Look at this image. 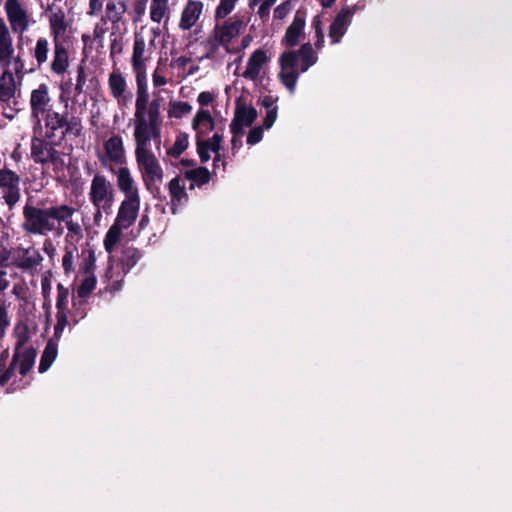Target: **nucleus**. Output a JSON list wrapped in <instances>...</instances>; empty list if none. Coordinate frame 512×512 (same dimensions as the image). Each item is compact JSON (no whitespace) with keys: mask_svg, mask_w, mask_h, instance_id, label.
Returning <instances> with one entry per match:
<instances>
[{"mask_svg":"<svg viewBox=\"0 0 512 512\" xmlns=\"http://www.w3.org/2000/svg\"><path fill=\"white\" fill-rule=\"evenodd\" d=\"M268 61V57L266 52L263 49L255 50L249 57L247 61L246 70L242 73V76L245 79L255 81L263 67V65Z\"/></svg>","mask_w":512,"mask_h":512,"instance_id":"nucleus-21","label":"nucleus"},{"mask_svg":"<svg viewBox=\"0 0 512 512\" xmlns=\"http://www.w3.org/2000/svg\"><path fill=\"white\" fill-rule=\"evenodd\" d=\"M216 98V95L209 91H203L198 95L197 101L201 107L208 106Z\"/></svg>","mask_w":512,"mask_h":512,"instance_id":"nucleus-60","label":"nucleus"},{"mask_svg":"<svg viewBox=\"0 0 512 512\" xmlns=\"http://www.w3.org/2000/svg\"><path fill=\"white\" fill-rule=\"evenodd\" d=\"M124 31H121V34L117 33L115 36L111 38L110 44V58L115 59V57L123 52V34Z\"/></svg>","mask_w":512,"mask_h":512,"instance_id":"nucleus-52","label":"nucleus"},{"mask_svg":"<svg viewBox=\"0 0 512 512\" xmlns=\"http://www.w3.org/2000/svg\"><path fill=\"white\" fill-rule=\"evenodd\" d=\"M115 190L113 185L102 174H95L90 186L89 200L96 209L94 220L97 222L102 213L110 215L113 212Z\"/></svg>","mask_w":512,"mask_h":512,"instance_id":"nucleus-5","label":"nucleus"},{"mask_svg":"<svg viewBox=\"0 0 512 512\" xmlns=\"http://www.w3.org/2000/svg\"><path fill=\"white\" fill-rule=\"evenodd\" d=\"M196 148L197 153L199 155L200 161L202 163H206L210 160V144L208 142L204 141V139H196Z\"/></svg>","mask_w":512,"mask_h":512,"instance_id":"nucleus-55","label":"nucleus"},{"mask_svg":"<svg viewBox=\"0 0 512 512\" xmlns=\"http://www.w3.org/2000/svg\"><path fill=\"white\" fill-rule=\"evenodd\" d=\"M96 283L97 279L94 274L87 275L77 288V296L82 299L87 298L95 289Z\"/></svg>","mask_w":512,"mask_h":512,"instance_id":"nucleus-42","label":"nucleus"},{"mask_svg":"<svg viewBox=\"0 0 512 512\" xmlns=\"http://www.w3.org/2000/svg\"><path fill=\"white\" fill-rule=\"evenodd\" d=\"M146 44L143 37L138 34L135 35L133 54H132V67L134 72L146 71L145 61L149 59L145 54Z\"/></svg>","mask_w":512,"mask_h":512,"instance_id":"nucleus-26","label":"nucleus"},{"mask_svg":"<svg viewBox=\"0 0 512 512\" xmlns=\"http://www.w3.org/2000/svg\"><path fill=\"white\" fill-rule=\"evenodd\" d=\"M62 209L61 205L40 208L31 204L23 207L22 229L29 234L45 236L56 230L55 221L58 222Z\"/></svg>","mask_w":512,"mask_h":512,"instance_id":"nucleus-3","label":"nucleus"},{"mask_svg":"<svg viewBox=\"0 0 512 512\" xmlns=\"http://www.w3.org/2000/svg\"><path fill=\"white\" fill-rule=\"evenodd\" d=\"M42 256L38 251H34L32 255H24L17 263V267L22 270H30L40 265Z\"/></svg>","mask_w":512,"mask_h":512,"instance_id":"nucleus-43","label":"nucleus"},{"mask_svg":"<svg viewBox=\"0 0 512 512\" xmlns=\"http://www.w3.org/2000/svg\"><path fill=\"white\" fill-rule=\"evenodd\" d=\"M50 11L49 15V30L53 42L66 41L65 33L68 29V22L66 20L65 12L62 8L53 11V5H48L46 12Z\"/></svg>","mask_w":512,"mask_h":512,"instance_id":"nucleus-15","label":"nucleus"},{"mask_svg":"<svg viewBox=\"0 0 512 512\" xmlns=\"http://www.w3.org/2000/svg\"><path fill=\"white\" fill-rule=\"evenodd\" d=\"M181 182V178L176 176L168 184L171 197V211L173 214L177 212L178 207L184 205L188 201V194L185 190V186L181 184Z\"/></svg>","mask_w":512,"mask_h":512,"instance_id":"nucleus-23","label":"nucleus"},{"mask_svg":"<svg viewBox=\"0 0 512 512\" xmlns=\"http://www.w3.org/2000/svg\"><path fill=\"white\" fill-rule=\"evenodd\" d=\"M146 4L147 0H138L134 4V13L135 17L133 18L134 22H138L140 20V17L144 15L146 10Z\"/></svg>","mask_w":512,"mask_h":512,"instance_id":"nucleus-61","label":"nucleus"},{"mask_svg":"<svg viewBox=\"0 0 512 512\" xmlns=\"http://www.w3.org/2000/svg\"><path fill=\"white\" fill-rule=\"evenodd\" d=\"M18 358H19V353L14 352L13 356H12V360H11L8 368H6L0 375V385L1 386H5L9 382V380H11V378L14 376L15 370L18 365Z\"/></svg>","mask_w":512,"mask_h":512,"instance_id":"nucleus-46","label":"nucleus"},{"mask_svg":"<svg viewBox=\"0 0 512 512\" xmlns=\"http://www.w3.org/2000/svg\"><path fill=\"white\" fill-rule=\"evenodd\" d=\"M108 85L112 96L116 99H120L126 90V80L121 73L112 72L109 75Z\"/></svg>","mask_w":512,"mask_h":512,"instance_id":"nucleus-35","label":"nucleus"},{"mask_svg":"<svg viewBox=\"0 0 512 512\" xmlns=\"http://www.w3.org/2000/svg\"><path fill=\"white\" fill-rule=\"evenodd\" d=\"M16 93V83L12 72L6 70L0 77V102L10 106Z\"/></svg>","mask_w":512,"mask_h":512,"instance_id":"nucleus-25","label":"nucleus"},{"mask_svg":"<svg viewBox=\"0 0 512 512\" xmlns=\"http://www.w3.org/2000/svg\"><path fill=\"white\" fill-rule=\"evenodd\" d=\"M150 15L154 22L160 23V0H152Z\"/></svg>","mask_w":512,"mask_h":512,"instance_id":"nucleus-63","label":"nucleus"},{"mask_svg":"<svg viewBox=\"0 0 512 512\" xmlns=\"http://www.w3.org/2000/svg\"><path fill=\"white\" fill-rule=\"evenodd\" d=\"M140 206L139 195L127 196L120 205L115 223L129 228L138 216Z\"/></svg>","mask_w":512,"mask_h":512,"instance_id":"nucleus-14","label":"nucleus"},{"mask_svg":"<svg viewBox=\"0 0 512 512\" xmlns=\"http://www.w3.org/2000/svg\"><path fill=\"white\" fill-rule=\"evenodd\" d=\"M203 45L206 49V53L202 56V59H214L219 46L222 44L211 34L209 38L203 42Z\"/></svg>","mask_w":512,"mask_h":512,"instance_id":"nucleus-51","label":"nucleus"},{"mask_svg":"<svg viewBox=\"0 0 512 512\" xmlns=\"http://www.w3.org/2000/svg\"><path fill=\"white\" fill-rule=\"evenodd\" d=\"M96 256L95 252L92 249L87 250V255L84 256L83 261L81 263V270L86 275H91L94 272L96 267Z\"/></svg>","mask_w":512,"mask_h":512,"instance_id":"nucleus-50","label":"nucleus"},{"mask_svg":"<svg viewBox=\"0 0 512 512\" xmlns=\"http://www.w3.org/2000/svg\"><path fill=\"white\" fill-rule=\"evenodd\" d=\"M76 211V208L67 204H62L61 213L58 219L59 225L61 223H65L68 230L65 236V241L70 244H76L83 238L81 225L72 218Z\"/></svg>","mask_w":512,"mask_h":512,"instance_id":"nucleus-12","label":"nucleus"},{"mask_svg":"<svg viewBox=\"0 0 512 512\" xmlns=\"http://www.w3.org/2000/svg\"><path fill=\"white\" fill-rule=\"evenodd\" d=\"M159 137L160 126L134 128L136 160L142 172L144 183L147 189L151 191L155 187V180L160 178V167L157 158L148 147L151 139L157 140Z\"/></svg>","mask_w":512,"mask_h":512,"instance_id":"nucleus-1","label":"nucleus"},{"mask_svg":"<svg viewBox=\"0 0 512 512\" xmlns=\"http://www.w3.org/2000/svg\"><path fill=\"white\" fill-rule=\"evenodd\" d=\"M203 9V3L200 1L189 0L183 9L179 26L183 30L192 28L198 21Z\"/></svg>","mask_w":512,"mask_h":512,"instance_id":"nucleus-22","label":"nucleus"},{"mask_svg":"<svg viewBox=\"0 0 512 512\" xmlns=\"http://www.w3.org/2000/svg\"><path fill=\"white\" fill-rule=\"evenodd\" d=\"M37 356V351L33 347H28L23 351L19 350V358L18 365L19 373L22 376H26L28 372L33 368L35 364V359Z\"/></svg>","mask_w":512,"mask_h":512,"instance_id":"nucleus-30","label":"nucleus"},{"mask_svg":"<svg viewBox=\"0 0 512 512\" xmlns=\"http://www.w3.org/2000/svg\"><path fill=\"white\" fill-rule=\"evenodd\" d=\"M238 0H220L215 11V19L218 21L228 16L234 9Z\"/></svg>","mask_w":512,"mask_h":512,"instance_id":"nucleus-47","label":"nucleus"},{"mask_svg":"<svg viewBox=\"0 0 512 512\" xmlns=\"http://www.w3.org/2000/svg\"><path fill=\"white\" fill-rule=\"evenodd\" d=\"M243 26V21L240 19L234 21H225L222 25L216 24L212 35L217 39L218 42L226 48L227 52H231L228 44L236 37Z\"/></svg>","mask_w":512,"mask_h":512,"instance_id":"nucleus-17","label":"nucleus"},{"mask_svg":"<svg viewBox=\"0 0 512 512\" xmlns=\"http://www.w3.org/2000/svg\"><path fill=\"white\" fill-rule=\"evenodd\" d=\"M192 107L187 102H174L168 110L169 117L181 118L190 113Z\"/></svg>","mask_w":512,"mask_h":512,"instance_id":"nucleus-48","label":"nucleus"},{"mask_svg":"<svg viewBox=\"0 0 512 512\" xmlns=\"http://www.w3.org/2000/svg\"><path fill=\"white\" fill-rule=\"evenodd\" d=\"M312 29L315 32V48L316 50H320L324 46V32H323V23L322 16L316 15L312 20Z\"/></svg>","mask_w":512,"mask_h":512,"instance_id":"nucleus-44","label":"nucleus"},{"mask_svg":"<svg viewBox=\"0 0 512 512\" xmlns=\"http://www.w3.org/2000/svg\"><path fill=\"white\" fill-rule=\"evenodd\" d=\"M278 61L281 70H297V65L299 63L297 51L289 50L283 52Z\"/></svg>","mask_w":512,"mask_h":512,"instance_id":"nucleus-39","label":"nucleus"},{"mask_svg":"<svg viewBox=\"0 0 512 512\" xmlns=\"http://www.w3.org/2000/svg\"><path fill=\"white\" fill-rule=\"evenodd\" d=\"M42 130H35L33 127V136L31 138V158L37 164L48 165L53 164L63 165V159L61 152L56 147L62 143H58L55 140H51L44 136Z\"/></svg>","mask_w":512,"mask_h":512,"instance_id":"nucleus-6","label":"nucleus"},{"mask_svg":"<svg viewBox=\"0 0 512 512\" xmlns=\"http://www.w3.org/2000/svg\"><path fill=\"white\" fill-rule=\"evenodd\" d=\"M263 129H264L263 126L253 127L247 135V140H246L247 144L255 145V144L259 143L263 138Z\"/></svg>","mask_w":512,"mask_h":512,"instance_id":"nucleus-57","label":"nucleus"},{"mask_svg":"<svg viewBox=\"0 0 512 512\" xmlns=\"http://www.w3.org/2000/svg\"><path fill=\"white\" fill-rule=\"evenodd\" d=\"M13 53L14 48L11 34L4 20L0 18V62L9 64Z\"/></svg>","mask_w":512,"mask_h":512,"instance_id":"nucleus-24","label":"nucleus"},{"mask_svg":"<svg viewBox=\"0 0 512 512\" xmlns=\"http://www.w3.org/2000/svg\"><path fill=\"white\" fill-rule=\"evenodd\" d=\"M192 128L196 132V139H205V136L215 128L214 119L209 112L201 108L193 118Z\"/></svg>","mask_w":512,"mask_h":512,"instance_id":"nucleus-20","label":"nucleus"},{"mask_svg":"<svg viewBox=\"0 0 512 512\" xmlns=\"http://www.w3.org/2000/svg\"><path fill=\"white\" fill-rule=\"evenodd\" d=\"M10 251L6 248L0 250V294H2L10 285L7 279L5 268L9 266Z\"/></svg>","mask_w":512,"mask_h":512,"instance_id":"nucleus-36","label":"nucleus"},{"mask_svg":"<svg viewBox=\"0 0 512 512\" xmlns=\"http://www.w3.org/2000/svg\"><path fill=\"white\" fill-rule=\"evenodd\" d=\"M45 133L44 136L58 143L68 136L78 138L82 135V120L78 116H68V112L60 114L56 111L48 112L44 116Z\"/></svg>","mask_w":512,"mask_h":512,"instance_id":"nucleus-4","label":"nucleus"},{"mask_svg":"<svg viewBox=\"0 0 512 512\" xmlns=\"http://www.w3.org/2000/svg\"><path fill=\"white\" fill-rule=\"evenodd\" d=\"M278 98L274 97L272 95H265L263 98L260 99V104L266 108L267 110L271 109L272 107H278L275 103L277 102Z\"/></svg>","mask_w":512,"mask_h":512,"instance_id":"nucleus-64","label":"nucleus"},{"mask_svg":"<svg viewBox=\"0 0 512 512\" xmlns=\"http://www.w3.org/2000/svg\"><path fill=\"white\" fill-rule=\"evenodd\" d=\"M87 80V74H86V67L83 63L79 64L77 66V78H76V84L74 87V95L79 96L84 91V86L86 84Z\"/></svg>","mask_w":512,"mask_h":512,"instance_id":"nucleus-49","label":"nucleus"},{"mask_svg":"<svg viewBox=\"0 0 512 512\" xmlns=\"http://www.w3.org/2000/svg\"><path fill=\"white\" fill-rule=\"evenodd\" d=\"M258 113L253 106H247L241 103L240 99L236 101V108L233 119L246 125L251 126L257 119Z\"/></svg>","mask_w":512,"mask_h":512,"instance_id":"nucleus-29","label":"nucleus"},{"mask_svg":"<svg viewBox=\"0 0 512 512\" xmlns=\"http://www.w3.org/2000/svg\"><path fill=\"white\" fill-rule=\"evenodd\" d=\"M49 42L46 38L40 37L36 41L35 48L33 50V56L37 61V65L40 68L48 59Z\"/></svg>","mask_w":512,"mask_h":512,"instance_id":"nucleus-38","label":"nucleus"},{"mask_svg":"<svg viewBox=\"0 0 512 512\" xmlns=\"http://www.w3.org/2000/svg\"><path fill=\"white\" fill-rule=\"evenodd\" d=\"M278 107H272L271 109L266 111V115L263 119V127L265 129H270L277 119Z\"/></svg>","mask_w":512,"mask_h":512,"instance_id":"nucleus-58","label":"nucleus"},{"mask_svg":"<svg viewBox=\"0 0 512 512\" xmlns=\"http://www.w3.org/2000/svg\"><path fill=\"white\" fill-rule=\"evenodd\" d=\"M118 188L127 196L139 195L134 180L127 167H120L117 171Z\"/></svg>","mask_w":512,"mask_h":512,"instance_id":"nucleus-28","label":"nucleus"},{"mask_svg":"<svg viewBox=\"0 0 512 512\" xmlns=\"http://www.w3.org/2000/svg\"><path fill=\"white\" fill-rule=\"evenodd\" d=\"M281 83L291 92L294 93L299 78L297 70H281L278 74Z\"/></svg>","mask_w":512,"mask_h":512,"instance_id":"nucleus-41","label":"nucleus"},{"mask_svg":"<svg viewBox=\"0 0 512 512\" xmlns=\"http://www.w3.org/2000/svg\"><path fill=\"white\" fill-rule=\"evenodd\" d=\"M57 300H56V319L57 322L54 326V336L60 338L61 334L68 324L67 313H68V297L69 290L64 287L61 283L57 284Z\"/></svg>","mask_w":512,"mask_h":512,"instance_id":"nucleus-13","label":"nucleus"},{"mask_svg":"<svg viewBox=\"0 0 512 512\" xmlns=\"http://www.w3.org/2000/svg\"><path fill=\"white\" fill-rule=\"evenodd\" d=\"M123 229L126 228L114 222L106 232L104 238V248L109 254L114 251L116 245L120 241Z\"/></svg>","mask_w":512,"mask_h":512,"instance_id":"nucleus-34","label":"nucleus"},{"mask_svg":"<svg viewBox=\"0 0 512 512\" xmlns=\"http://www.w3.org/2000/svg\"><path fill=\"white\" fill-rule=\"evenodd\" d=\"M20 176L8 169H0V188L5 189L3 198L9 207L14 206L20 199Z\"/></svg>","mask_w":512,"mask_h":512,"instance_id":"nucleus-8","label":"nucleus"},{"mask_svg":"<svg viewBox=\"0 0 512 512\" xmlns=\"http://www.w3.org/2000/svg\"><path fill=\"white\" fill-rule=\"evenodd\" d=\"M51 98L49 95V88L45 83L38 86L37 89L32 90L30 96L31 117L35 120V130H42V123L40 115L45 116L48 112H52Z\"/></svg>","mask_w":512,"mask_h":512,"instance_id":"nucleus-7","label":"nucleus"},{"mask_svg":"<svg viewBox=\"0 0 512 512\" xmlns=\"http://www.w3.org/2000/svg\"><path fill=\"white\" fill-rule=\"evenodd\" d=\"M189 136L185 132L178 133L176 140L172 147L167 148V155L177 158L179 157L188 147L189 144Z\"/></svg>","mask_w":512,"mask_h":512,"instance_id":"nucleus-37","label":"nucleus"},{"mask_svg":"<svg viewBox=\"0 0 512 512\" xmlns=\"http://www.w3.org/2000/svg\"><path fill=\"white\" fill-rule=\"evenodd\" d=\"M184 177L191 181L190 189H193L195 185L202 186L207 184L211 179V174L206 167H197L184 172Z\"/></svg>","mask_w":512,"mask_h":512,"instance_id":"nucleus-31","label":"nucleus"},{"mask_svg":"<svg viewBox=\"0 0 512 512\" xmlns=\"http://www.w3.org/2000/svg\"><path fill=\"white\" fill-rule=\"evenodd\" d=\"M74 249H70L69 247H65V253L62 258V266L64 273L66 275H70L74 271L73 260H74Z\"/></svg>","mask_w":512,"mask_h":512,"instance_id":"nucleus-53","label":"nucleus"},{"mask_svg":"<svg viewBox=\"0 0 512 512\" xmlns=\"http://www.w3.org/2000/svg\"><path fill=\"white\" fill-rule=\"evenodd\" d=\"M141 253L134 247H127L122 251L120 259L121 270L124 274H127L141 259Z\"/></svg>","mask_w":512,"mask_h":512,"instance_id":"nucleus-33","label":"nucleus"},{"mask_svg":"<svg viewBox=\"0 0 512 512\" xmlns=\"http://www.w3.org/2000/svg\"><path fill=\"white\" fill-rule=\"evenodd\" d=\"M307 11L305 8H299L294 15L292 23L287 27L285 35L282 38L281 44L283 46L293 48L296 47L301 37L304 35L306 25Z\"/></svg>","mask_w":512,"mask_h":512,"instance_id":"nucleus-9","label":"nucleus"},{"mask_svg":"<svg viewBox=\"0 0 512 512\" xmlns=\"http://www.w3.org/2000/svg\"><path fill=\"white\" fill-rule=\"evenodd\" d=\"M127 10V6L125 2L114 0H109L106 5V16L101 18V22L104 24L107 21L112 23L113 31L110 34V37L115 36L117 33L121 34V31H126V23L124 21V14Z\"/></svg>","mask_w":512,"mask_h":512,"instance_id":"nucleus-10","label":"nucleus"},{"mask_svg":"<svg viewBox=\"0 0 512 512\" xmlns=\"http://www.w3.org/2000/svg\"><path fill=\"white\" fill-rule=\"evenodd\" d=\"M105 155H99V160L106 165L107 159L116 164L125 162V151L122 138L119 135H113L104 142Z\"/></svg>","mask_w":512,"mask_h":512,"instance_id":"nucleus-18","label":"nucleus"},{"mask_svg":"<svg viewBox=\"0 0 512 512\" xmlns=\"http://www.w3.org/2000/svg\"><path fill=\"white\" fill-rule=\"evenodd\" d=\"M14 333L16 336L14 352L19 353V350H21L30 339L29 328L25 323H18L14 328Z\"/></svg>","mask_w":512,"mask_h":512,"instance_id":"nucleus-40","label":"nucleus"},{"mask_svg":"<svg viewBox=\"0 0 512 512\" xmlns=\"http://www.w3.org/2000/svg\"><path fill=\"white\" fill-rule=\"evenodd\" d=\"M204 141H206V142H208V144H210V149L212 152L217 153L221 149L223 135L217 132L212 136V138L204 139Z\"/></svg>","mask_w":512,"mask_h":512,"instance_id":"nucleus-59","label":"nucleus"},{"mask_svg":"<svg viewBox=\"0 0 512 512\" xmlns=\"http://www.w3.org/2000/svg\"><path fill=\"white\" fill-rule=\"evenodd\" d=\"M58 348L57 344L52 340H49L44 348L41 355L38 371L39 373H45L53 364L57 357Z\"/></svg>","mask_w":512,"mask_h":512,"instance_id":"nucleus-32","label":"nucleus"},{"mask_svg":"<svg viewBox=\"0 0 512 512\" xmlns=\"http://www.w3.org/2000/svg\"><path fill=\"white\" fill-rule=\"evenodd\" d=\"M18 358H19V353L14 352L13 356H12V360H11L8 368H6L0 375V385L1 386H5L9 382V380H11V378L14 376L15 370L18 365Z\"/></svg>","mask_w":512,"mask_h":512,"instance_id":"nucleus-45","label":"nucleus"},{"mask_svg":"<svg viewBox=\"0 0 512 512\" xmlns=\"http://www.w3.org/2000/svg\"><path fill=\"white\" fill-rule=\"evenodd\" d=\"M136 74L137 97L135 103L134 128L160 126V97L154 91V98L149 103L146 71Z\"/></svg>","mask_w":512,"mask_h":512,"instance_id":"nucleus-2","label":"nucleus"},{"mask_svg":"<svg viewBox=\"0 0 512 512\" xmlns=\"http://www.w3.org/2000/svg\"><path fill=\"white\" fill-rule=\"evenodd\" d=\"M244 127H246L245 124L232 119L230 124V131L233 134V136L241 137L244 133Z\"/></svg>","mask_w":512,"mask_h":512,"instance_id":"nucleus-62","label":"nucleus"},{"mask_svg":"<svg viewBox=\"0 0 512 512\" xmlns=\"http://www.w3.org/2000/svg\"><path fill=\"white\" fill-rule=\"evenodd\" d=\"M10 325L8 310L5 301H0V339H2Z\"/></svg>","mask_w":512,"mask_h":512,"instance_id":"nucleus-54","label":"nucleus"},{"mask_svg":"<svg viewBox=\"0 0 512 512\" xmlns=\"http://www.w3.org/2000/svg\"><path fill=\"white\" fill-rule=\"evenodd\" d=\"M297 55L300 61V72L305 73L310 67L316 64L318 56L314 51L310 42L303 43L297 50Z\"/></svg>","mask_w":512,"mask_h":512,"instance_id":"nucleus-27","label":"nucleus"},{"mask_svg":"<svg viewBox=\"0 0 512 512\" xmlns=\"http://www.w3.org/2000/svg\"><path fill=\"white\" fill-rule=\"evenodd\" d=\"M353 14L354 11L351 8L344 7L336 15L329 27V37L331 38L332 44L340 42L341 38L346 33L348 26L351 24Z\"/></svg>","mask_w":512,"mask_h":512,"instance_id":"nucleus-16","label":"nucleus"},{"mask_svg":"<svg viewBox=\"0 0 512 512\" xmlns=\"http://www.w3.org/2000/svg\"><path fill=\"white\" fill-rule=\"evenodd\" d=\"M69 67V52L66 41L53 42V59L50 69L57 75H63Z\"/></svg>","mask_w":512,"mask_h":512,"instance_id":"nucleus-19","label":"nucleus"},{"mask_svg":"<svg viewBox=\"0 0 512 512\" xmlns=\"http://www.w3.org/2000/svg\"><path fill=\"white\" fill-rule=\"evenodd\" d=\"M4 9L11 29L14 32L23 33L28 29L29 18L26 10L22 7L19 0H6Z\"/></svg>","mask_w":512,"mask_h":512,"instance_id":"nucleus-11","label":"nucleus"},{"mask_svg":"<svg viewBox=\"0 0 512 512\" xmlns=\"http://www.w3.org/2000/svg\"><path fill=\"white\" fill-rule=\"evenodd\" d=\"M292 0H286L274 9V18L278 20L284 19L292 10Z\"/></svg>","mask_w":512,"mask_h":512,"instance_id":"nucleus-56","label":"nucleus"}]
</instances>
